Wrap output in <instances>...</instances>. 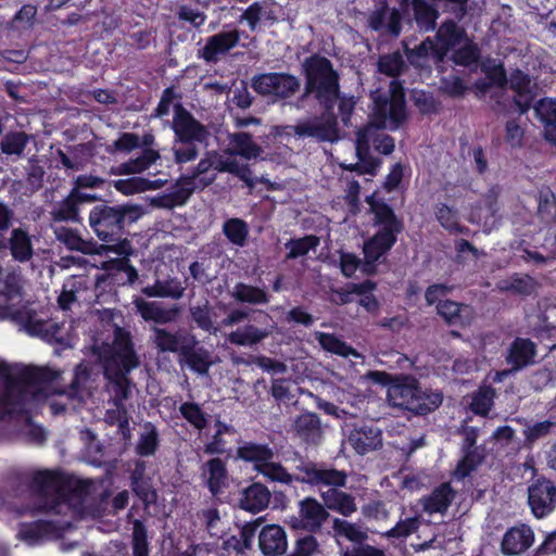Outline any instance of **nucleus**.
I'll use <instances>...</instances> for the list:
<instances>
[{"label":"nucleus","mask_w":556,"mask_h":556,"mask_svg":"<svg viewBox=\"0 0 556 556\" xmlns=\"http://www.w3.org/2000/svg\"><path fill=\"white\" fill-rule=\"evenodd\" d=\"M304 89L298 98V106H303L308 100H314L321 113L312 118L299 122L294 134L303 138H314L318 142H334L339 139L338 116L334 106L338 103L339 115L343 124H348L355 110L354 96L341 93L340 75L332 62L314 53L302 62Z\"/></svg>","instance_id":"nucleus-1"},{"label":"nucleus","mask_w":556,"mask_h":556,"mask_svg":"<svg viewBox=\"0 0 556 556\" xmlns=\"http://www.w3.org/2000/svg\"><path fill=\"white\" fill-rule=\"evenodd\" d=\"M141 214V207L130 203L111 205L104 201L94 205L89 212L88 224L94 236L103 242L99 244L101 253L104 251L129 255L131 243L128 240L127 228L137 222Z\"/></svg>","instance_id":"nucleus-2"},{"label":"nucleus","mask_w":556,"mask_h":556,"mask_svg":"<svg viewBox=\"0 0 556 556\" xmlns=\"http://www.w3.org/2000/svg\"><path fill=\"white\" fill-rule=\"evenodd\" d=\"M407 118L405 91L401 83L392 80L389 94H378L374 98L372 124L361 128L356 134H365L368 147L390 155L395 149L394 138L380 129H399Z\"/></svg>","instance_id":"nucleus-3"},{"label":"nucleus","mask_w":556,"mask_h":556,"mask_svg":"<svg viewBox=\"0 0 556 556\" xmlns=\"http://www.w3.org/2000/svg\"><path fill=\"white\" fill-rule=\"evenodd\" d=\"M30 488L46 497L42 507L45 511L59 515L63 506L68 510L81 506L89 494L90 483L61 470L45 469L33 475Z\"/></svg>","instance_id":"nucleus-4"},{"label":"nucleus","mask_w":556,"mask_h":556,"mask_svg":"<svg viewBox=\"0 0 556 556\" xmlns=\"http://www.w3.org/2000/svg\"><path fill=\"white\" fill-rule=\"evenodd\" d=\"M369 211L372 214V226L376 232L365 240L363 253L369 263L378 262L395 245L399 236L403 232L404 220L395 214L393 207L383 200L375 199V195L366 198Z\"/></svg>","instance_id":"nucleus-5"},{"label":"nucleus","mask_w":556,"mask_h":556,"mask_svg":"<svg viewBox=\"0 0 556 556\" xmlns=\"http://www.w3.org/2000/svg\"><path fill=\"white\" fill-rule=\"evenodd\" d=\"M174 116L170 128L174 132L173 156L176 164L181 165L192 162L200 154L199 143L207 140L208 131L182 103L177 102L173 106Z\"/></svg>","instance_id":"nucleus-6"},{"label":"nucleus","mask_w":556,"mask_h":556,"mask_svg":"<svg viewBox=\"0 0 556 556\" xmlns=\"http://www.w3.org/2000/svg\"><path fill=\"white\" fill-rule=\"evenodd\" d=\"M388 397L393 406L420 416L433 412L443 401L441 393L424 391L419 381L408 375L394 378L393 383L388 389Z\"/></svg>","instance_id":"nucleus-7"},{"label":"nucleus","mask_w":556,"mask_h":556,"mask_svg":"<svg viewBox=\"0 0 556 556\" xmlns=\"http://www.w3.org/2000/svg\"><path fill=\"white\" fill-rule=\"evenodd\" d=\"M251 88L273 102L287 101L300 91L301 80L286 72L261 73L251 78Z\"/></svg>","instance_id":"nucleus-8"},{"label":"nucleus","mask_w":556,"mask_h":556,"mask_svg":"<svg viewBox=\"0 0 556 556\" xmlns=\"http://www.w3.org/2000/svg\"><path fill=\"white\" fill-rule=\"evenodd\" d=\"M527 504L535 519H544L556 509V484L545 476L532 480L527 490Z\"/></svg>","instance_id":"nucleus-9"},{"label":"nucleus","mask_w":556,"mask_h":556,"mask_svg":"<svg viewBox=\"0 0 556 556\" xmlns=\"http://www.w3.org/2000/svg\"><path fill=\"white\" fill-rule=\"evenodd\" d=\"M296 470L304 473L300 483L311 486L345 488L348 483V472L340 470L326 463H316L313 460L302 462L296 466Z\"/></svg>","instance_id":"nucleus-10"},{"label":"nucleus","mask_w":556,"mask_h":556,"mask_svg":"<svg viewBox=\"0 0 556 556\" xmlns=\"http://www.w3.org/2000/svg\"><path fill=\"white\" fill-rule=\"evenodd\" d=\"M331 517L323 502L313 496H306L298 504V515L291 516L289 526L293 530L307 533H321L325 522Z\"/></svg>","instance_id":"nucleus-11"},{"label":"nucleus","mask_w":556,"mask_h":556,"mask_svg":"<svg viewBox=\"0 0 556 556\" xmlns=\"http://www.w3.org/2000/svg\"><path fill=\"white\" fill-rule=\"evenodd\" d=\"M139 357L136 354L132 340L128 332L117 329L113 348L108 357H105L103 366L123 368L131 371L139 366Z\"/></svg>","instance_id":"nucleus-12"},{"label":"nucleus","mask_w":556,"mask_h":556,"mask_svg":"<svg viewBox=\"0 0 556 556\" xmlns=\"http://www.w3.org/2000/svg\"><path fill=\"white\" fill-rule=\"evenodd\" d=\"M240 39L241 31L237 28L214 34L206 38L204 47L199 51L200 58L206 63L215 64L236 48Z\"/></svg>","instance_id":"nucleus-13"},{"label":"nucleus","mask_w":556,"mask_h":556,"mask_svg":"<svg viewBox=\"0 0 556 556\" xmlns=\"http://www.w3.org/2000/svg\"><path fill=\"white\" fill-rule=\"evenodd\" d=\"M71 527V522H60L53 520L38 519L31 522L21 525L18 536L28 542L36 544L47 539H58Z\"/></svg>","instance_id":"nucleus-14"},{"label":"nucleus","mask_w":556,"mask_h":556,"mask_svg":"<svg viewBox=\"0 0 556 556\" xmlns=\"http://www.w3.org/2000/svg\"><path fill=\"white\" fill-rule=\"evenodd\" d=\"M534 543V532L527 523L510 527L501 541V553L504 556H520Z\"/></svg>","instance_id":"nucleus-15"},{"label":"nucleus","mask_w":556,"mask_h":556,"mask_svg":"<svg viewBox=\"0 0 556 556\" xmlns=\"http://www.w3.org/2000/svg\"><path fill=\"white\" fill-rule=\"evenodd\" d=\"M129 372L116 366H103V375L108 381V391L111 394L109 403L113 406H122L131 396L132 381L128 377Z\"/></svg>","instance_id":"nucleus-16"},{"label":"nucleus","mask_w":556,"mask_h":556,"mask_svg":"<svg viewBox=\"0 0 556 556\" xmlns=\"http://www.w3.org/2000/svg\"><path fill=\"white\" fill-rule=\"evenodd\" d=\"M274 457L275 451L269 443L252 440L238 441L236 458L245 464H251L255 471H257L267 460L274 459Z\"/></svg>","instance_id":"nucleus-17"},{"label":"nucleus","mask_w":556,"mask_h":556,"mask_svg":"<svg viewBox=\"0 0 556 556\" xmlns=\"http://www.w3.org/2000/svg\"><path fill=\"white\" fill-rule=\"evenodd\" d=\"M348 441L356 454L366 455L382 446V432L372 425L362 424L351 430Z\"/></svg>","instance_id":"nucleus-18"},{"label":"nucleus","mask_w":556,"mask_h":556,"mask_svg":"<svg viewBox=\"0 0 556 556\" xmlns=\"http://www.w3.org/2000/svg\"><path fill=\"white\" fill-rule=\"evenodd\" d=\"M53 233L55 239L70 251L87 255L101 254L99 244L92 239L83 238L77 229L66 226H53Z\"/></svg>","instance_id":"nucleus-19"},{"label":"nucleus","mask_w":556,"mask_h":556,"mask_svg":"<svg viewBox=\"0 0 556 556\" xmlns=\"http://www.w3.org/2000/svg\"><path fill=\"white\" fill-rule=\"evenodd\" d=\"M186 340L181 348V361H184L192 371L199 375H206L213 364L210 351L199 345L195 336L186 338Z\"/></svg>","instance_id":"nucleus-20"},{"label":"nucleus","mask_w":556,"mask_h":556,"mask_svg":"<svg viewBox=\"0 0 556 556\" xmlns=\"http://www.w3.org/2000/svg\"><path fill=\"white\" fill-rule=\"evenodd\" d=\"M331 488L320 492V498L327 511H334L345 518L357 511L356 498L353 494Z\"/></svg>","instance_id":"nucleus-21"},{"label":"nucleus","mask_w":556,"mask_h":556,"mask_svg":"<svg viewBox=\"0 0 556 556\" xmlns=\"http://www.w3.org/2000/svg\"><path fill=\"white\" fill-rule=\"evenodd\" d=\"M258 547L264 556H281L288 547L287 534L279 525H267L258 534Z\"/></svg>","instance_id":"nucleus-22"},{"label":"nucleus","mask_w":556,"mask_h":556,"mask_svg":"<svg viewBox=\"0 0 556 556\" xmlns=\"http://www.w3.org/2000/svg\"><path fill=\"white\" fill-rule=\"evenodd\" d=\"M368 25L375 31L386 29L390 35L397 37L402 30L401 12L395 8L390 10L387 1H383L379 9L370 13Z\"/></svg>","instance_id":"nucleus-23"},{"label":"nucleus","mask_w":556,"mask_h":556,"mask_svg":"<svg viewBox=\"0 0 556 556\" xmlns=\"http://www.w3.org/2000/svg\"><path fill=\"white\" fill-rule=\"evenodd\" d=\"M271 494L268 488L261 482H253L240 491L239 508L258 514L267 508Z\"/></svg>","instance_id":"nucleus-24"},{"label":"nucleus","mask_w":556,"mask_h":556,"mask_svg":"<svg viewBox=\"0 0 556 556\" xmlns=\"http://www.w3.org/2000/svg\"><path fill=\"white\" fill-rule=\"evenodd\" d=\"M214 159L216 154L207 153L202 157L199 163L193 166L188 174L179 177V184L181 185H194L197 184L201 190L210 187L217 178L214 170Z\"/></svg>","instance_id":"nucleus-25"},{"label":"nucleus","mask_w":556,"mask_h":556,"mask_svg":"<svg viewBox=\"0 0 556 556\" xmlns=\"http://www.w3.org/2000/svg\"><path fill=\"white\" fill-rule=\"evenodd\" d=\"M203 473L207 475L206 486L213 496L222 494L229 486V472L224 459L210 458L203 465Z\"/></svg>","instance_id":"nucleus-26"},{"label":"nucleus","mask_w":556,"mask_h":556,"mask_svg":"<svg viewBox=\"0 0 556 556\" xmlns=\"http://www.w3.org/2000/svg\"><path fill=\"white\" fill-rule=\"evenodd\" d=\"M508 83L509 88L516 92L514 103L518 108L519 113H527L530 110L533 100L530 89L531 79L529 74L525 73L520 68H515L510 73Z\"/></svg>","instance_id":"nucleus-27"},{"label":"nucleus","mask_w":556,"mask_h":556,"mask_svg":"<svg viewBox=\"0 0 556 556\" xmlns=\"http://www.w3.org/2000/svg\"><path fill=\"white\" fill-rule=\"evenodd\" d=\"M536 346L526 338H516L509 345L506 363L513 370H520L534 362Z\"/></svg>","instance_id":"nucleus-28"},{"label":"nucleus","mask_w":556,"mask_h":556,"mask_svg":"<svg viewBox=\"0 0 556 556\" xmlns=\"http://www.w3.org/2000/svg\"><path fill=\"white\" fill-rule=\"evenodd\" d=\"M296 435L306 444L317 445L323 437L321 422L318 414L305 412L294 421Z\"/></svg>","instance_id":"nucleus-29"},{"label":"nucleus","mask_w":556,"mask_h":556,"mask_svg":"<svg viewBox=\"0 0 556 556\" xmlns=\"http://www.w3.org/2000/svg\"><path fill=\"white\" fill-rule=\"evenodd\" d=\"M56 379V372L48 367L24 366L12 377V386L38 387Z\"/></svg>","instance_id":"nucleus-30"},{"label":"nucleus","mask_w":556,"mask_h":556,"mask_svg":"<svg viewBox=\"0 0 556 556\" xmlns=\"http://www.w3.org/2000/svg\"><path fill=\"white\" fill-rule=\"evenodd\" d=\"M50 219L52 223H66V224H83V217L80 214V207L72 192L62 199L61 201L55 202L51 206L50 211Z\"/></svg>","instance_id":"nucleus-31"},{"label":"nucleus","mask_w":556,"mask_h":556,"mask_svg":"<svg viewBox=\"0 0 556 556\" xmlns=\"http://www.w3.org/2000/svg\"><path fill=\"white\" fill-rule=\"evenodd\" d=\"M137 311L146 321H154L155 324H167L176 320L179 308L173 306L170 308H164L157 302H148L140 300L136 303Z\"/></svg>","instance_id":"nucleus-32"},{"label":"nucleus","mask_w":556,"mask_h":556,"mask_svg":"<svg viewBox=\"0 0 556 556\" xmlns=\"http://www.w3.org/2000/svg\"><path fill=\"white\" fill-rule=\"evenodd\" d=\"M7 244L13 260L20 263L28 262L34 255L31 239L25 229L14 228Z\"/></svg>","instance_id":"nucleus-33"},{"label":"nucleus","mask_w":556,"mask_h":556,"mask_svg":"<svg viewBox=\"0 0 556 556\" xmlns=\"http://www.w3.org/2000/svg\"><path fill=\"white\" fill-rule=\"evenodd\" d=\"M454 498V490L445 482L435 488L428 496L422 497L424 510L429 514L445 513Z\"/></svg>","instance_id":"nucleus-34"},{"label":"nucleus","mask_w":556,"mask_h":556,"mask_svg":"<svg viewBox=\"0 0 556 556\" xmlns=\"http://www.w3.org/2000/svg\"><path fill=\"white\" fill-rule=\"evenodd\" d=\"M161 157L159 151L146 148L142 154L136 159L121 163L118 166L112 168L115 175H134L141 174Z\"/></svg>","instance_id":"nucleus-35"},{"label":"nucleus","mask_w":556,"mask_h":556,"mask_svg":"<svg viewBox=\"0 0 556 556\" xmlns=\"http://www.w3.org/2000/svg\"><path fill=\"white\" fill-rule=\"evenodd\" d=\"M534 111L544 126L545 139L556 143V100L541 99L534 106Z\"/></svg>","instance_id":"nucleus-36"},{"label":"nucleus","mask_w":556,"mask_h":556,"mask_svg":"<svg viewBox=\"0 0 556 556\" xmlns=\"http://www.w3.org/2000/svg\"><path fill=\"white\" fill-rule=\"evenodd\" d=\"M193 334L182 332H170L164 328H154V343L161 352H172L181 354V348Z\"/></svg>","instance_id":"nucleus-37"},{"label":"nucleus","mask_w":556,"mask_h":556,"mask_svg":"<svg viewBox=\"0 0 556 556\" xmlns=\"http://www.w3.org/2000/svg\"><path fill=\"white\" fill-rule=\"evenodd\" d=\"M355 150L362 172L365 175H377L382 161L379 157L371 155L365 134H356Z\"/></svg>","instance_id":"nucleus-38"},{"label":"nucleus","mask_w":556,"mask_h":556,"mask_svg":"<svg viewBox=\"0 0 556 556\" xmlns=\"http://www.w3.org/2000/svg\"><path fill=\"white\" fill-rule=\"evenodd\" d=\"M231 154L245 160L256 159L262 153V148L253 141L252 135L245 131L235 132L230 136Z\"/></svg>","instance_id":"nucleus-39"},{"label":"nucleus","mask_w":556,"mask_h":556,"mask_svg":"<svg viewBox=\"0 0 556 556\" xmlns=\"http://www.w3.org/2000/svg\"><path fill=\"white\" fill-rule=\"evenodd\" d=\"M232 296L237 302L252 305L269 303L270 296L265 289L244 282H237L233 287Z\"/></svg>","instance_id":"nucleus-40"},{"label":"nucleus","mask_w":556,"mask_h":556,"mask_svg":"<svg viewBox=\"0 0 556 556\" xmlns=\"http://www.w3.org/2000/svg\"><path fill=\"white\" fill-rule=\"evenodd\" d=\"M262 475L265 479L271 482H279L282 484L291 485L293 482L300 483L302 476L290 473L287 468L278 462L267 460L256 471Z\"/></svg>","instance_id":"nucleus-41"},{"label":"nucleus","mask_w":556,"mask_h":556,"mask_svg":"<svg viewBox=\"0 0 556 556\" xmlns=\"http://www.w3.org/2000/svg\"><path fill=\"white\" fill-rule=\"evenodd\" d=\"M412 9L416 24L426 31L433 30L439 12L426 0H412Z\"/></svg>","instance_id":"nucleus-42"},{"label":"nucleus","mask_w":556,"mask_h":556,"mask_svg":"<svg viewBox=\"0 0 556 556\" xmlns=\"http://www.w3.org/2000/svg\"><path fill=\"white\" fill-rule=\"evenodd\" d=\"M332 531L333 536L344 538L354 544H363L368 539L366 531H364L358 525L339 517L332 518Z\"/></svg>","instance_id":"nucleus-43"},{"label":"nucleus","mask_w":556,"mask_h":556,"mask_svg":"<svg viewBox=\"0 0 556 556\" xmlns=\"http://www.w3.org/2000/svg\"><path fill=\"white\" fill-rule=\"evenodd\" d=\"M497 288L502 292L528 296L534 291L535 281L529 275L514 274L508 279L501 280Z\"/></svg>","instance_id":"nucleus-44"},{"label":"nucleus","mask_w":556,"mask_h":556,"mask_svg":"<svg viewBox=\"0 0 556 556\" xmlns=\"http://www.w3.org/2000/svg\"><path fill=\"white\" fill-rule=\"evenodd\" d=\"M268 336L265 329H260L254 325H245L242 328H238L228 336V341L231 344L240 346H251L260 343Z\"/></svg>","instance_id":"nucleus-45"},{"label":"nucleus","mask_w":556,"mask_h":556,"mask_svg":"<svg viewBox=\"0 0 556 556\" xmlns=\"http://www.w3.org/2000/svg\"><path fill=\"white\" fill-rule=\"evenodd\" d=\"M435 37L438 42L453 49L467 38V34L454 20H446L440 25Z\"/></svg>","instance_id":"nucleus-46"},{"label":"nucleus","mask_w":556,"mask_h":556,"mask_svg":"<svg viewBox=\"0 0 556 556\" xmlns=\"http://www.w3.org/2000/svg\"><path fill=\"white\" fill-rule=\"evenodd\" d=\"M223 233L236 247L243 248L249 238V225L239 217H231L224 222Z\"/></svg>","instance_id":"nucleus-47"},{"label":"nucleus","mask_w":556,"mask_h":556,"mask_svg":"<svg viewBox=\"0 0 556 556\" xmlns=\"http://www.w3.org/2000/svg\"><path fill=\"white\" fill-rule=\"evenodd\" d=\"M496 392L491 386H481L472 393L469 404L470 410L478 416L485 417L494 405Z\"/></svg>","instance_id":"nucleus-48"},{"label":"nucleus","mask_w":556,"mask_h":556,"mask_svg":"<svg viewBox=\"0 0 556 556\" xmlns=\"http://www.w3.org/2000/svg\"><path fill=\"white\" fill-rule=\"evenodd\" d=\"M22 298V286L20 276L10 271L0 276V305H7Z\"/></svg>","instance_id":"nucleus-49"},{"label":"nucleus","mask_w":556,"mask_h":556,"mask_svg":"<svg viewBox=\"0 0 556 556\" xmlns=\"http://www.w3.org/2000/svg\"><path fill=\"white\" fill-rule=\"evenodd\" d=\"M160 187L157 180H150L144 177H130L114 181V188L124 195H132L148 190H155Z\"/></svg>","instance_id":"nucleus-50"},{"label":"nucleus","mask_w":556,"mask_h":556,"mask_svg":"<svg viewBox=\"0 0 556 556\" xmlns=\"http://www.w3.org/2000/svg\"><path fill=\"white\" fill-rule=\"evenodd\" d=\"M146 431L140 434L136 444V454L141 457H148L155 454L160 446V438L156 427L148 421L144 424Z\"/></svg>","instance_id":"nucleus-51"},{"label":"nucleus","mask_w":556,"mask_h":556,"mask_svg":"<svg viewBox=\"0 0 556 556\" xmlns=\"http://www.w3.org/2000/svg\"><path fill=\"white\" fill-rule=\"evenodd\" d=\"M189 313L191 320L197 325L199 329L208 333H216L218 328L214 325V312L208 301H205L201 305H191L189 307Z\"/></svg>","instance_id":"nucleus-52"},{"label":"nucleus","mask_w":556,"mask_h":556,"mask_svg":"<svg viewBox=\"0 0 556 556\" xmlns=\"http://www.w3.org/2000/svg\"><path fill=\"white\" fill-rule=\"evenodd\" d=\"M186 287L177 279H169L165 281H156L154 286L144 290L148 296L170 298L179 300L184 296Z\"/></svg>","instance_id":"nucleus-53"},{"label":"nucleus","mask_w":556,"mask_h":556,"mask_svg":"<svg viewBox=\"0 0 556 556\" xmlns=\"http://www.w3.org/2000/svg\"><path fill=\"white\" fill-rule=\"evenodd\" d=\"M316 339L320 346L332 354L348 357L350 355H356V351L354 348L349 345L346 342L338 338L333 333H326V332H317Z\"/></svg>","instance_id":"nucleus-54"},{"label":"nucleus","mask_w":556,"mask_h":556,"mask_svg":"<svg viewBox=\"0 0 556 556\" xmlns=\"http://www.w3.org/2000/svg\"><path fill=\"white\" fill-rule=\"evenodd\" d=\"M435 218L439 224L446 230L456 233H464L467 231L465 226L458 222V212L445 203H440L435 206Z\"/></svg>","instance_id":"nucleus-55"},{"label":"nucleus","mask_w":556,"mask_h":556,"mask_svg":"<svg viewBox=\"0 0 556 556\" xmlns=\"http://www.w3.org/2000/svg\"><path fill=\"white\" fill-rule=\"evenodd\" d=\"M319 245V238L315 235H306L302 238L290 239L285 247L289 250L286 255L287 260H295L305 256L311 250Z\"/></svg>","instance_id":"nucleus-56"},{"label":"nucleus","mask_w":556,"mask_h":556,"mask_svg":"<svg viewBox=\"0 0 556 556\" xmlns=\"http://www.w3.org/2000/svg\"><path fill=\"white\" fill-rule=\"evenodd\" d=\"M29 141V137L24 131H9L1 142L0 150L5 155L21 156Z\"/></svg>","instance_id":"nucleus-57"},{"label":"nucleus","mask_w":556,"mask_h":556,"mask_svg":"<svg viewBox=\"0 0 556 556\" xmlns=\"http://www.w3.org/2000/svg\"><path fill=\"white\" fill-rule=\"evenodd\" d=\"M463 453L455 468V475L459 479L469 477L484 459V455L478 448L463 450Z\"/></svg>","instance_id":"nucleus-58"},{"label":"nucleus","mask_w":556,"mask_h":556,"mask_svg":"<svg viewBox=\"0 0 556 556\" xmlns=\"http://www.w3.org/2000/svg\"><path fill=\"white\" fill-rule=\"evenodd\" d=\"M481 72L484 73L486 79L493 84L494 87L504 89L508 84L507 72L503 62L493 59H488L481 64Z\"/></svg>","instance_id":"nucleus-59"},{"label":"nucleus","mask_w":556,"mask_h":556,"mask_svg":"<svg viewBox=\"0 0 556 556\" xmlns=\"http://www.w3.org/2000/svg\"><path fill=\"white\" fill-rule=\"evenodd\" d=\"M432 40L425 39L414 49H406L405 54L409 64L416 68L424 70L430 68V56Z\"/></svg>","instance_id":"nucleus-60"},{"label":"nucleus","mask_w":556,"mask_h":556,"mask_svg":"<svg viewBox=\"0 0 556 556\" xmlns=\"http://www.w3.org/2000/svg\"><path fill=\"white\" fill-rule=\"evenodd\" d=\"M179 413L194 429L203 430L207 426V417L195 402H184L179 406Z\"/></svg>","instance_id":"nucleus-61"},{"label":"nucleus","mask_w":556,"mask_h":556,"mask_svg":"<svg viewBox=\"0 0 556 556\" xmlns=\"http://www.w3.org/2000/svg\"><path fill=\"white\" fill-rule=\"evenodd\" d=\"M556 427V415L552 414L546 420L538 421L528 426L523 430L525 441L528 444H533L538 440L545 438L552 433L553 428Z\"/></svg>","instance_id":"nucleus-62"},{"label":"nucleus","mask_w":556,"mask_h":556,"mask_svg":"<svg viewBox=\"0 0 556 556\" xmlns=\"http://www.w3.org/2000/svg\"><path fill=\"white\" fill-rule=\"evenodd\" d=\"M481 56L480 49L477 43L470 41L463 47L454 50L452 54V61L456 65L470 66L476 64Z\"/></svg>","instance_id":"nucleus-63"},{"label":"nucleus","mask_w":556,"mask_h":556,"mask_svg":"<svg viewBox=\"0 0 556 556\" xmlns=\"http://www.w3.org/2000/svg\"><path fill=\"white\" fill-rule=\"evenodd\" d=\"M148 532L144 523L136 519L132 526V556H149Z\"/></svg>","instance_id":"nucleus-64"}]
</instances>
